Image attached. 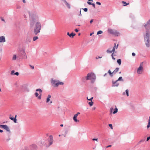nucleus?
<instances>
[{
    "label": "nucleus",
    "instance_id": "64",
    "mask_svg": "<svg viewBox=\"0 0 150 150\" xmlns=\"http://www.w3.org/2000/svg\"><path fill=\"white\" fill-rule=\"evenodd\" d=\"M52 103V101H51L50 102V103Z\"/></svg>",
    "mask_w": 150,
    "mask_h": 150
},
{
    "label": "nucleus",
    "instance_id": "59",
    "mask_svg": "<svg viewBox=\"0 0 150 150\" xmlns=\"http://www.w3.org/2000/svg\"><path fill=\"white\" fill-rule=\"evenodd\" d=\"M88 1H91V2H93V0H88Z\"/></svg>",
    "mask_w": 150,
    "mask_h": 150
},
{
    "label": "nucleus",
    "instance_id": "50",
    "mask_svg": "<svg viewBox=\"0 0 150 150\" xmlns=\"http://www.w3.org/2000/svg\"><path fill=\"white\" fill-rule=\"evenodd\" d=\"M93 19L91 20L90 21V23H91H91H92V22H93Z\"/></svg>",
    "mask_w": 150,
    "mask_h": 150
},
{
    "label": "nucleus",
    "instance_id": "32",
    "mask_svg": "<svg viewBox=\"0 0 150 150\" xmlns=\"http://www.w3.org/2000/svg\"><path fill=\"white\" fill-rule=\"evenodd\" d=\"M117 81H123V80L122 79V77H120L119 79H118L117 80Z\"/></svg>",
    "mask_w": 150,
    "mask_h": 150
},
{
    "label": "nucleus",
    "instance_id": "14",
    "mask_svg": "<svg viewBox=\"0 0 150 150\" xmlns=\"http://www.w3.org/2000/svg\"><path fill=\"white\" fill-rule=\"evenodd\" d=\"M122 3L123 4V6H126L127 5H128L129 4V3H127L125 1H122Z\"/></svg>",
    "mask_w": 150,
    "mask_h": 150
},
{
    "label": "nucleus",
    "instance_id": "47",
    "mask_svg": "<svg viewBox=\"0 0 150 150\" xmlns=\"http://www.w3.org/2000/svg\"><path fill=\"white\" fill-rule=\"evenodd\" d=\"M132 55L133 56H135V53L133 52L132 53Z\"/></svg>",
    "mask_w": 150,
    "mask_h": 150
},
{
    "label": "nucleus",
    "instance_id": "29",
    "mask_svg": "<svg viewBox=\"0 0 150 150\" xmlns=\"http://www.w3.org/2000/svg\"><path fill=\"white\" fill-rule=\"evenodd\" d=\"M88 104L90 106H91L93 105V102L92 101H91V102H88Z\"/></svg>",
    "mask_w": 150,
    "mask_h": 150
},
{
    "label": "nucleus",
    "instance_id": "37",
    "mask_svg": "<svg viewBox=\"0 0 150 150\" xmlns=\"http://www.w3.org/2000/svg\"><path fill=\"white\" fill-rule=\"evenodd\" d=\"M144 139H142L139 141V143H140L141 142H143L144 141Z\"/></svg>",
    "mask_w": 150,
    "mask_h": 150
},
{
    "label": "nucleus",
    "instance_id": "18",
    "mask_svg": "<svg viewBox=\"0 0 150 150\" xmlns=\"http://www.w3.org/2000/svg\"><path fill=\"white\" fill-rule=\"evenodd\" d=\"M51 97V96L50 95L48 96L47 98V99L46 102L48 103L50 101V98Z\"/></svg>",
    "mask_w": 150,
    "mask_h": 150
},
{
    "label": "nucleus",
    "instance_id": "45",
    "mask_svg": "<svg viewBox=\"0 0 150 150\" xmlns=\"http://www.w3.org/2000/svg\"><path fill=\"white\" fill-rule=\"evenodd\" d=\"M14 70L12 71H11V74H13L14 73Z\"/></svg>",
    "mask_w": 150,
    "mask_h": 150
},
{
    "label": "nucleus",
    "instance_id": "55",
    "mask_svg": "<svg viewBox=\"0 0 150 150\" xmlns=\"http://www.w3.org/2000/svg\"><path fill=\"white\" fill-rule=\"evenodd\" d=\"M1 20L3 21H4V18H1Z\"/></svg>",
    "mask_w": 150,
    "mask_h": 150
},
{
    "label": "nucleus",
    "instance_id": "40",
    "mask_svg": "<svg viewBox=\"0 0 150 150\" xmlns=\"http://www.w3.org/2000/svg\"><path fill=\"white\" fill-rule=\"evenodd\" d=\"M150 127V123H148V125H147V127L148 128Z\"/></svg>",
    "mask_w": 150,
    "mask_h": 150
},
{
    "label": "nucleus",
    "instance_id": "21",
    "mask_svg": "<svg viewBox=\"0 0 150 150\" xmlns=\"http://www.w3.org/2000/svg\"><path fill=\"white\" fill-rule=\"evenodd\" d=\"M87 3L88 4H89V5H92V6L94 8H95V4H93H93H92L91 3V2H87Z\"/></svg>",
    "mask_w": 150,
    "mask_h": 150
},
{
    "label": "nucleus",
    "instance_id": "61",
    "mask_svg": "<svg viewBox=\"0 0 150 150\" xmlns=\"http://www.w3.org/2000/svg\"><path fill=\"white\" fill-rule=\"evenodd\" d=\"M87 99L88 100L90 99V98H88V97H87Z\"/></svg>",
    "mask_w": 150,
    "mask_h": 150
},
{
    "label": "nucleus",
    "instance_id": "20",
    "mask_svg": "<svg viewBox=\"0 0 150 150\" xmlns=\"http://www.w3.org/2000/svg\"><path fill=\"white\" fill-rule=\"evenodd\" d=\"M119 70V68H116L115 69L114 71L112 72V73H115L117 72L118 71V70Z\"/></svg>",
    "mask_w": 150,
    "mask_h": 150
},
{
    "label": "nucleus",
    "instance_id": "34",
    "mask_svg": "<svg viewBox=\"0 0 150 150\" xmlns=\"http://www.w3.org/2000/svg\"><path fill=\"white\" fill-rule=\"evenodd\" d=\"M114 53H112L111 55V56H112V59H114V60H115V58H114L113 57V55H114Z\"/></svg>",
    "mask_w": 150,
    "mask_h": 150
},
{
    "label": "nucleus",
    "instance_id": "13",
    "mask_svg": "<svg viewBox=\"0 0 150 150\" xmlns=\"http://www.w3.org/2000/svg\"><path fill=\"white\" fill-rule=\"evenodd\" d=\"M113 35L115 36H117L120 35V33L116 30H115Z\"/></svg>",
    "mask_w": 150,
    "mask_h": 150
},
{
    "label": "nucleus",
    "instance_id": "53",
    "mask_svg": "<svg viewBox=\"0 0 150 150\" xmlns=\"http://www.w3.org/2000/svg\"><path fill=\"white\" fill-rule=\"evenodd\" d=\"M96 107H93V108H92V109H93V110H95L96 109Z\"/></svg>",
    "mask_w": 150,
    "mask_h": 150
},
{
    "label": "nucleus",
    "instance_id": "2",
    "mask_svg": "<svg viewBox=\"0 0 150 150\" xmlns=\"http://www.w3.org/2000/svg\"><path fill=\"white\" fill-rule=\"evenodd\" d=\"M51 83L52 85L54 87H58L59 85H63V82L60 81L59 80L54 79H51Z\"/></svg>",
    "mask_w": 150,
    "mask_h": 150
},
{
    "label": "nucleus",
    "instance_id": "46",
    "mask_svg": "<svg viewBox=\"0 0 150 150\" xmlns=\"http://www.w3.org/2000/svg\"><path fill=\"white\" fill-rule=\"evenodd\" d=\"M93 97H91V98H90V99L88 100L92 101V100L93 99Z\"/></svg>",
    "mask_w": 150,
    "mask_h": 150
},
{
    "label": "nucleus",
    "instance_id": "49",
    "mask_svg": "<svg viewBox=\"0 0 150 150\" xmlns=\"http://www.w3.org/2000/svg\"><path fill=\"white\" fill-rule=\"evenodd\" d=\"M75 31L76 32H78V31H79L77 29H75Z\"/></svg>",
    "mask_w": 150,
    "mask_h": 150
},
{
    "label": "nucleus",
    "instance_id": "7",
    "mask_svg": "<svg viewBox=\"0 0 150 150\" xmlns=\"http://www.w3.org/2000/svg\"><path fill=\"white\" fill-rule=\"evenodd\" d=\"M143 62H142L140 63V66L138 68L137 70V72L139 74H141L142 73V72L143 70Z\"/></svg>",
    "mask_w": 150,
    "mask_h": 150
},
{
    "label": "nucleus",
    "instance_id": "36",
    "mask_svg": "<svg viewBox=\"0 0 150 150\" xmlns=\"http://www.w3.org/2000/svg\"><path fill=\"white\" fill-rule=\"evenodd\" d=\"M109 126L112 129H113V127L112 126V125L111 124H110L109 125Z\"/></svg>",
    "mask_w": 150,
    "mask_h": 150
},
{
    "label": "nucleus",
    "instance_id": "44",
    "mask_svg": "<svg viewBox=\"0 0 150 150\" xmlns=\"http://www.w3.org/2000/svg\"><path fill=\"white\" fill-rule=\"evenodd\" d=\"M79 16H82L81 10H80V14H79Z\"/></svg>",
    "mask_w": 150,
    "mask_h": 150
},
{
    "label": "nucleus",
    "instance_id": "4",
    "mask_svg": "<svg viewBox=\"0 0 150 150\" xmlns=\"http://www.w3.org/2000/svg\"><path fill=\"white\" fill-rule=\"evenodd\" d=\"M87 80H90L92 83H94L96 79L95 75L93 73H91L87 74L86 77Z\"/></svg>",
    "mask_w": 150,
    "mask_h": 150
},
{
    "label": "nucleus",
    "instance_id": "33",
    "mask_svg": "<svg viewBox=\"0 0 150 150\" xmlns=\"http://www.w3.org/2000/svg\"><path fill=\"white\" fill-rule=\"evenodd\" d=\"M147 26H148V25H147L146 24V25H144V27H145V28L147 29V30H149V29H148L147 28Z\"/></svg>",
    "mask_w": 150,
    "mask_h": 150
},
{
    "label": "nucleus",
    "instance_id": "54",
    "mask_svg": "<svg viewBox=\"0 0 150 150\" xmlns=\"http://www.w3.org/2000/svg\"><path fill=\"white\" fill-rule=\"evenodd\" d=\"M3 132V131L2 130H1L0 129V132L1 133H2Z\"/></svg>",
    "mask_w": 150,
    "mask_h": 150
},
{
    "label": "nucleus",
    "instance_id": "35",
    "mask_svg": "<svg viewBox=\"0 0 150 150\" xmlns=\"http://www.w3.org/2000/svg\"><path fill=\"white\" fill-rule=\"evenodd\" d=\"M82 9H83L84 11L85 12H87L88 11V9L87 8H82Z\"/></svg>",
    "mask_w": 150,
    "mask_h": 150
},
{
    "label": "nucleus",
    "instance_id": "24",
    "mask_svg": "<svg viewBox=\"0 0 150 150\" xmlns=\"http://www.w3.org/2000/svg\"><path fill=\"white\" fill-rule=\"evenodd\" d=\"M117 63L119 64V65H121V61L120 59H118L117 60Z\"/></svg>",
    "mask_w": 150,
    "mask_h": 150
},
{
    "label": "nucleus",
    "instance_id": "17",
    "mask_svg": "<svg viewBox=\"0 0 150 150\" xmlns=\"http://www.w3.org/2000/svg\"><path fill=\"white\" fill-rule=\"evenodd\" d=\"M65 3L66 4L67 6L69 9H70L71 8V6L70 4L68 3L67 1L65 2Z\"/></svg>",
    "mask_w": 150,
    "mask_h": 150
},
{
    "label": "nucleus",
    "instance_id": "11",
    "mask_svg": "<svg viewBox=\"0 0 150 150\" xmlns=\"http://www.w3.org/2000/svg\"><path fill=\"white\" fill-rule=\"evenodd\" d=\"M118 81L116 80L115 81L112 82V86H117L119 85V83H118L117 82Z\"/></svg>",
    "mask_w": 150,
    "mask_h": 150
},
{
    "label": "nucleus",
    "instance_id": "23",
    "mask_svg": "<svg viewBox=\"0 0 150 150\" xmlns=\"http://www.w3.org/2000/svg\"><path fill=\"white\" fill-rule=\"evenodd\" d=\"M146 24L148 25L147 28L149 29L150 25V19L147 21Z\"/></svg>",
    "mask_w": 150,
    "mask_h": 150
},
{
    "label": "nucleus",
    "instance_id": "56",
    "mask_svg": "<svg viewBox=\"0 0 150 150\" xmlns=\"http://www.w3.org/2000/svg\"><path fill=\"white\" fill-rule=\"evenodd\" d=\"M67 35H68L69 36L70 34H69V32H67Z\"/></svg>",
    "mask_w": 150,
    "mask_h": 150
},
{
    "label": "nucleus",
    "instance_id": "28",
    "mask_svg": "<svg viewBox=\"0 0 150 150\" xmlns=\"http://www.w3.org/2000/svg\"><path fill=\"white\" fill-rule=\"evenodd\" d=\"M16 55L14 54L13 55L12 59L13 60H15L16 59Z\"/></svg>",
    "mask_w": 150,
    "mask_h": 150
},
{
    "label": "nucleus",
    "instance_id": "60",
    "mask_svg": "<svg viewBox=\"0 0 150 150\" xmlns=\"http://www.w3.org/2000/svg\"><path fill=\"white\" fill-rule=\"evenodd\" d=\"M60 126L61 127H63V124H61L60 125Z\"/></svg>",
    "mask_w": 150,
    "mask_h": 150
},
{
    "label": "nucleus",
    "instance_id": "26",
    "mask_svg": "<svg viewBox=\"0 0 150 150\" xmlns=\"http://www.w3.org/2000/svg\"><path fill=\"white\" fill-rule=\"evenodd\" d=\"M117 111H118V109L116 107L115 108V109L114 111L113 112V113L114 114H115L116 113H117Z\"/></svg>",
    "mask_w": 150,
    "mask_h": 150
},
{
    "label": "nucleus",
    "instance_id": "30",
    "mask_svg": "<svg viewBox=\"0 0 150 150\" xmlns=\"http://www.w3.org/2000/svg\"><path fill=\"white\" fill-rule=\"evenodd\" d=\"M103 33V31L101 30H99L97 32V34L98 35L99 34H101Z\"/></svg>",
    "mask_w": 150,
    "mask_h": 150
},
{
    "label": "nucleus",
    "instance_id": "42",
    "mask_svg": "<svg viewBox=\"0 0 150 150\" xmlns=\"http://www.w3.org/2000/svg\"><path fill=\"white\" fill-rule=\"evenodd\" d=\"M98 139H94V138L93 139H92L93 140V141L96 140L97 142L98 141Z\"/></svg>",
    "mask_w": 150,
    "mask_h": 150
},
{
    "label": "nucleus",
    "instance_id": "57",
    "mask_svg": "<svg viewBox=\"0 0 150 150\" xmlns=\"http://www.w3.org/2000/svg\"><path fill=\"white\" fill-rule=\"evenodd\" d=\"M22 1H23V2L24 3H25V0H22Z\"/></svg>",
    "mask_w": 150,
    "mask_h": 150
},
{
    "label": "nucleus",
    "instance_id": "62",
    "mask_svg": "<svg viewBox=\"0 0 150 150\" xmlns=\"http://www.w3.org/2000/svg\"><path fill=\"white\" fill-rule=\"evenodd\" d=\"M92 34H93L92 33H91L90 34V36L92 35Z\"/></svg>",
    "mask_w": 150,
    "mask_h": 150
},
{
    "label": "nucleus",
    "instance_id": "31",
    "mask_svg": "<svg viewBox=\"0 0 150 150\" xmlns=\"http://www.w3.org/2000/svg\"><path fill=\"white\" fill-rule=\"evenodd\" d=\"M126 93V94L127 96H129V90L128 89L126 90L125 91Z\"/></svg>",
    "mask_w": 150,
    "mask_h": 150
},
{
    "label": "nucleus",
    "instance_id": "19",
    "mask_svg": "<svg viewBox=\"0 0 150 150\" xmlns=\"http://www.w3.org/2000/svg\"><path fill=\"white\" fill-rule=\"evenodd\" d=\"M76 35V34L73 33H72L71 34H70L69 37H72V38H73Z\"/></svg>",
    "mask_w": 150,
    "mask_h": 150
},
{
    "label": "nucleus",
    "instance_id": "27",
    "mask_svg": "<svg viewBox=\"0 0 150 150\" xmlns=\"http://www.w3.org/2000/svg\"><path fill=\"white\" fill-rule=\"evenodd\" d=\"M108 73H109L110 75V76H113V75H112V74H113V73H112V72H111L110 71V70H109L108 71Z\"/></svg>",
    "mask_w": 150,
    "mask_h": 150
},
{
    "label": "nucleus",
    "instance_id": "58",
    "mask_svg": "<svg viewBox=\"0 0 150 150\" xmlns=\"http://www.w3.org/2000/svg\"><path fill=\"white\" fill-rule=\"evenodd\" d=\"M61 0L63 1L64 2V3H65V2H66V0Z\"/></svg>",
    "mask_w": 150,
    "mask_h": 150
},
{
    "label": "nucleus",
    "instance_id": "39",
    "mask_svg": "<svg viewBox=\"0 0 150 150\" xmlns=\"http://www.w3.org/2000/svg\"><path fill=\"white\" fill-rule=\"evenodd\" d=\"M113 110V109L112 108H111L110 109V112H112Z\"/></svg>",
    "mask_w": 150,
    "mask_h": 150
},
{
    "label": "nucleus",
    "instance_id": "22",
    "mask_svg": "<svg viewBox=\"0 0 150 150\" xmlns=\"http://www.w3.org/2000/svg\"><path fill=\"white\" fill-rule=\"evenodd\" d=\"M146 24L148 25L147 28L149 29L150 25V19L147 21Z\"/></svg>",
    "mask_w": 150,
    "mask_h": 150
},
{
    "label": "nucleus",
    "instance_id": "15",
    "mask_svg": "<svg viewBox=\"0 0 150 150\" xmlns=\"http://www.w3.org/2000/svg\"><path fill=\"white\" fill-rule=\"evenodd\" d=\"M49 138L50 139V145L52 144L53 140L52 137V136H50L49 137Z\"/></svg>",
    "mask_w": 150,
    "mask_h": 150
},
{
    "label": "nucleus",
    "instance_id": "41",
    "mask_svg": "<svg viewBox=\"0 0 150 150\" xmlns=\"http://www.w3.org/2000/svg\"><path fill=\"white\" fill-rule=\"evenodd\" d=\"M150 139V137H147V139H146V141H148Z\"/></svg>",
    "mask_w": 150,
    "mask_h": 150
},
{
    "label": "nucleus",
    "instance_id": "52",
    "mask_svg": "<svg viewBox=\"0 0 150 150\" xmlns=\"http://www.w3.org/2000/svg\"><path fill=\"white\" fill-rule=\"evenodd\" d=\"M148 123H150V116L149 117V120Z\"/></svg>",
    "mask_w": 150,
    "mask_h": 150
},
{
    "label": "nucleus",
    "instance_id": "8",
    "mask_svg": "<svg viewBox=\"0 0 150 150\" xmlns=\"http://www.w3.org/2000/svg\"><path fill=\"white\" fill-rule=\"evenodd\" d=\"M0 127L1 128L4 129L6 130L7 132H10V130L8 127L6 125H0Z\"/></svg>",
    "mask_w": 150,
    "mask_h": 150
},
{
    "label": "nucleus",
    "instance_id": "38",
    "mask_svg": "<svg viewBox=\"0 0 150 150\" xmlns=\"http://www.w3.org/2000/svg\"><path fill=\"white\" fill-rule=\"evenodd\" d=\"M96 4H97L99 5H101V3H100V2H96Z\"/></svg>",
    "mask_w": 150,
    "mask_h": 150
},
{
    "label": "nucleus",
    "instance_id": "43",
    "mask_svg": "<svg viewBox=\"0 0 150 150\" xmlns=\"http://www.w3.org/2000/svg\"><path fill=\"white\" fill-rule=\"evenodd\" d=\"M14 74L15 75H16L17 76H18V74H19V73L18 72H16Z\"/></svg>",
    "mask_w": 150,
    "mask_h": 150
},
{
    "label": "nucleus",
    "instance_id": "1",
    "mask_svg": "<svg viewBox=\"0 0 150 150\" xmlns=\"http://www.w3.org/2000/svg\"><path fill=\"white\" fill-rule=\"evenodd\" d=\"M38 17L33 16L30 22V26L33 28V32L35 35H37L40 32V30L42 28V25L40 22L37 21Z\"/></svg>",
    "mask_w": 150,
    "mask_h": 150
},
{
    "label": "nucleus",
    "instance_id": "51",
    "mask_svg": "<svg viewBox=\"0 0 150 150\" xmlns=\"http://www.w3.org/2000/svg\"><path fill=\"white\" fill-rule=\"evenodd\" d=\"M30 67H31L32 69H34V67L33 66H31V65H30Z\"/></svg>",
    "mask_w": 150,
    "mask_h": 150
},
{
    "label": "nucleus",
    "instance_id": "48",
    "mask_svg": "<svg viewBox=\"0 0 150 150\" xmlns=\"http://www.w3.org/2000/svg\"><path fill=\"white\" fill-rule=\"evenodd\" d=\"M111 145H108V146H106V148H108V147H111Z\"/></svg>",
    "mask_w": 150,
    "mask_h": 150
},
{
    "label": "nucleus",
    "instance_id": "6",
    "mask_svg": "<svg viewBox=\"0 0 150 150\" xmlns=\"http://www.w3.org/2000/svg\"><path fill=\"white\" fill-rule=\"evenodd\" d=\"M118 46V44H117L116 47V44L115 43L114 45V46L112 50H110L109 49L108 50H107V52L108 53H111L112 52L114 53V52L115 51V49H117Z\"/></svg>",
    "mask_w": 150,
    "mask_h": 150
},
{
    "label": "nucleus",
    "instance_id": "12",
    "mask_svg": "<svg viewBox=\"0 0 150 150\" xmlns=\"http://www.w3.org/2000/svg\"><path fill=\"white\" fill-rule=\"evenodd\" d=\"M115 30H113L111 29H109L108 31L109 33L113 35Z\"/></svg>",
    "mask_w": 150,
    "mask_h": 150
},
{
    "label": "nucleus",
    "instance_id": "5",
    "mask_svg": "<svg viewBox=\"0 0 150 150\" xmlns=\"http://www.w3.org/2000/svg\"><path fill=\"white\" fill-rule=\"evenodd\" d=\"M36 91H39V94L40 95L38 96L39 94L37 93L36 92L35 93V95L36 97H38V98L39 99H41V96L42 94V90L40 89H37L36 90Z\"/></svg>",
    "mask_w": 150,
    "mask_h": 150
},
{
    "label": "nucleus",
    "instance_id": "16",
    "mask_svg": "<svg viewBox=\"0 0 150 150\" xmlns=\"http://www.w3.org/2000/svg\"><path fill=\"white\" fill-rule=\"evenodd\" d=\"M9 118L11 120H12L15 123H16L17 122V119L16 118H14L13 117H10Z\"/></svg>",
    "mask_w": 150,
    "mask_h": 150
},
{
    "label": "nucleus",
    "instance_id": "25",
    "mask_svg": "<svg viewBox=\"0 0 150 150\" xmlns=\"http://www.w3.org/2000/svg\"><path fill=\"white\" fill-rule=\"evenodd\" d=\"M38 39V36H35L33 38V41H36V40H37V39Z\"/></svg>",
    "mask_w": 150,
    "mask_h": 150
},
{
    "label": "nucleus",
    "instance_id": "9",
    "mask_svg": "<svg viewBox=\"0 0 150 150\" xmlns=\"http://www.w3.org/2000/svg\"><path fill=\"white\" fill-rule=\"evenodd\" d=\"M80 114L79 112H78L76 114H75L73 117V119L74 121L76 122H79V120L77 119V117L78 116V115Z\"/></svg>",
    "mask_w": 150,
    "mask_h": 150
},
{
    "label": "nucleus",
    "instance_id": "3",
    "mask_svg": "<svg viewBox=\"0 0 150 150\" xmlns=\"http://www.w3.org/2000/svg\"><path fill=\"white\" fill-rule=\"evenodd\" d=\"M150 33L147 31L144 36V42L146 46L149 47L150 46Z\"/></svg>",
    "mask_w": 150,
    "mask_h": 150
},
{
    "label": "nucleus",
    "instance_id": "63",
    "mask_svg": "<svg viewBox=\"0 0 150 150\" xmlns=\"http://www.w3.org/2000/svg\"><path fill=\"white\" fill-rule=\"evenodd\" d=\"M16 117H17V115H15V118H16Z\"/></svg>",
    "mask_w": 150,
    "mask_h": 150
},
{
    "label": "nucleus",
    "instance_id": "10",
    "mask_svg": "<svg viewBox=\"0 0 150 150\" xmlns=\"http://www.w3.org/2000/svg\"><path fill=\"white\" fill-rule=\"evenodd\" d=\"M5 41V38L4 36L0 37V42H4Z\"/></svg>",
    "mask_w": 150,
    "mask_h": 150
}]
</instances>
